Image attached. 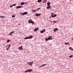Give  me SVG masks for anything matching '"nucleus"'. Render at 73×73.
I'll return each mask as SVG.
<instances>
[{"mask_svg":"<svg viewBox=\"0 0 73 73\" xmlns=\"http://www.w3.org/2000/svg\"><path fill=\"white\" fill-rule=\"evenodd\" d=\"M29 38V37H25L24 38V40H26L27 39H28Z\"/></svg>","mask_w":73,"mask_h":73,"instance_id":"nucleus-17","label":"nucleus"},{"mask_svg":"<svg viewBox=\"0 0 73 73\" xmlns=\"http://www.w3.org/2000/svg\"><path fill=\"white\" fill-rule=\"evenodd\" d=\"M51 18V17H49V19L50 18Z\"/></svg>","mask_w":73,"mask_h":73,"instance_id":"nucleus-41","label":"nucleus"},{"mask_svg":"<svg viewBox=\"0 0 73 73\" xmlns=\"http://www.w3.org/2000/svg\"><path fill=\"white\" fill-rule=\"evenodd\" d=\"M2 17L3 18H4V17H5L3 16H0V17Z\"/></svg>","mask_w":73,"mask_h":73,"instance_id":"nucleus-33","label":"nucleus"},{"mask_svg":"<svg viewBox=\"0 0 73 73\" xmlns=\"http://www.w3.org/2000/svg\"><path fill=\"white\" fill-rule=\"evenodd\" d=\"M50 2H49L47 3V5L48 6H50Z\"/></svg>","mask_w":73,"mask_h":73,"instance_id":"nucleus-13","label":"nucleus"},{"mask_svg":"<svg viewBox=\"0 0 73 73\" xmlns=\"http://www.w3.org/2000/svg\"><path fill=\"white\" fill-rule=\"evenodd\" d=\"M46 2V1H45V3Z\"/></svg>","mask_w":73,"mask_h":73,"instance_id":"nucleus-45","label":"nucleus"},{"mask_svg":"<svg viewBox=\"0 0 73 73\" xmlns=\"http://www.w3.org/2000/svg\"><path fill=\"white\" fill-rule=\"evenodd\" d=\"M53 15H54V13H51V16H53Z\"/></svg>","mask_w":73,"mask_h":73,"instance_id":"nucleus-30","label":"nucleus"},{"mask_svg":"<svg viewBox=\"0 0 73 73\" xmlns=\"http://www.w3.org/2000/svg\"><path fill=\"white\" fill-rule=\"evenodd\" d=\"M45 41H48V40H49L48 38H45Z\"/></svg>","mask_w":73,"mask_h":73,"instance_id":"nucleus-21","label":"nucleus"},{"mask_svg":"<svg viewBox=\"0 0 73 73\" xmlns=\"http://www.w3.org/2000/svg\"><path fill=\"white\" fill-rule=\"evenodd\" d=\"M41 15V13H36L35 15V16H37V17L39 16H40Z\"/></svg>","mask_w":73,"mask_h":73,"instance_id":"nucleus-2","label":"nucleus"},{"mask_svg":"<svg viewBox=\"0 0 73 73\" xmlns=\"http://www.w3.org/2000/svg\"><path fill=\"white\" fill-rule=\"evenodd\" d=\"M42 66H43V65H42L41 66H40V67H42Z\"/></svg>","mask_w":73,"mask_h":73,"instance_id":"nucleus-37","label":"nucleus"},{"mask_svg":"<svg viewBox=\"0 0 73 73\" xmlns=\"http://www.w3.org/2000/svg\"><path fill=\"white\" fill-rule=\"evenodd\" d=\"M42 65H43V66H46V64H43Z\"/></svg>","mask_w":73,"mask_h":73,"instance_id":"nucleus-34","label":"nucleus"},{"mask_svg":"<svg viewBox=\"0 0 73 73\" xmlns=\"http://www.w3.org/2000/svg\"><path fill=\"white\" fill-rule=\"evenodd\" d=\"M65 45H70V44L68 43H64Z\"/></svg>","mask_w":73,"mask_h":73,"instance_id":"nucleus-19","label":"nucleus"},{"mask_svg":"<svg viewBox=\"0 0 73 73\" xmlns=\"http://www.w3.org/2000/svg\"><path fill=\"white\" fill-rule=\"evenodd\" d=\"M13 5H10V7H13Z\"/></svg>","mask_w":73,"mask_h":73,"instance_id":"nucleus-31","label":"nucleus"},{"mask_svg":"<svg viewBox=\"0 0 73 73\" xmlns=\"http://www.w3.org/2000/svg\"><path fill=\"white\" fill-rule=\"evenodd\" d=\"M20 44H21V42H20Z\"/></svg>","mask_w":73,"mask_h":73,"instance_id":"nucleus-47","label":"nucleus"},{"mask_svg":"<svg viewBox=\"0 0 73 73\" xmlns=\"http://www.w3.org/2000/svg\"><path fill=\"white\" fill-rule=\"evenodd\" d=\"M57 16V15L56 14L54 15L53 16H52V17H56Z\"/></svg>","mask_w":73,"mask_h":73,"instance_id":"nucleus-14","label":"nucleus"},{"mask_svg":"<svg viewBox=\"0 0 73 73\" xmlns=\"http://www.w3.org/2000/svg\"><path fill=\"white\" fill-rule=\"evenodd\" d=\"M73 57V56L72 55H71L70 56H69V57L70 58H72Z\"/></svg>","mask_w":73,"mask_h":73,"instance_id":"nucleus-25","label":"nucleus"},{"mask_svg":"<svg viewBox=\"0 0 73 73\" xmlns=\"http://www.w3.org/2000/svg\"><path fill=\"white\" fill-rule=\"evenodd\" d=\"M29 65H31V66H32V64H33V63L32 62H31L30 63H29Z\"/></svg>","mask_w":73,"mask_h":73,"instance_id":"nucleus-12","label":"nucleus"},{"mask_svg":"<svg viewBox=\"0 0 73 73\" xmlns=\"http://www.w3.org/2000/svg\"><path fill=\"white\" fill-rule=\"evenodd\" d=\"M9 41H10V40H7V43L9 42Z\"/></svg>","mask_w":73,"mask_h":73,"instance_id":"nucleus-22","label":"nucleus"},{"mask_svg":"<svg viewBox=\"0 0 73 73\" xmlns=\"http://www.w3.org/2000/svg\"><path fill=\"white\" fill-rule=\"evenodd\" d=\"M53 22H54V23H56V21H53Z\"/></svg>","mask_w":73,"mask_h":73,"instance_id":"nucleus-36","label":"nucleus"},{"mask_svg":"<svg viewBox=\"0 0 73 73\" xmlns=\"http://www.w3.org/2000/svg\"><path fill=\"white\" fill-rule=\"evenodd\" d=\"M20 14H21V13H20Z\"/></svg>","mask_w":73,"mask_h":73,"instance_id":"nucleus-43","label":"nucleus"},{"mask_svg":"<svg viewBox=\"0 0 73 73\" xmlns=\"http://www.w3.org/2000/svg\"><path fill=\"white\" fill-rule=\"evenodd\" d=\"M15 17V15H12V17L13 18V17Z\"/></svg>","mask_w":73,"mask_h":73,"instance_id":"nucleus-23","label":"nucleus"},{"mask_svg":"<svg viewBox=\"0 0 73 73\" xmlns=\"http://www.w3.org/2000/svg\"><path fill=\"white\" fill-rule=\"evenodd\" d=\"M29 37V39H31V38H33V35H30V37Z\"/></svg>","mask_w":73,"mask_h":73,"instance_id":"nucleus-9","label":"nucleus"},{"mask_svg":"<svg viewBox=\"0 0 73 73\" xmlns=\"http://www.w3.org/2000/svg\"><path fill=\"white\" fill-rule=\"evenodd\" d=\"M25 73H27V72H28V71H27V70H26L25 71Z\"/></svg>","mask_w":73,"mask_h":73,"instance_id":"nucleus-32","label":"nucleus"},{"mask_svg":"<svg viewBox=\"0 0 73 73\" xmlns=\"http://www.w3.org/2000/svg\"><path fill=\"white\" fill-rule=\"evenodd\" d=\"M71 50H73V49L72 48Z\"/></svg>","mask_w":73,"mask_h":73,"instance_id":"nucleus-40","label":"nucleus"},{"mask_svg":"<svg viewBox=\"0 0 73 73\" xmlns=\"http://www.w3.org/2000/svg\"><path fill=\"white\" fill-rule=\"evenodd\" d=\"M20 4L22 5H24V4H25V3L24 2H21V3H20Z\"/></svg>","mask_w":73,"mask_h":73,"instance_id":"nucleus-15","label":"nucleus"},{"mask_svg":"<svg viewBox=\"0 0 73 73\" xmlns=\"http://www.w3.org/2000/svg\"><path fill=\"white\" fill-rule=\"evenodd\" d=\"M38 28L35 29H34L35 31L36 32V31H37V30H38Z\"/></svg>","mask_w":73,"mask_h":73,"instance_id":"nucleus-16","label":"nucleus"},{"mask_svg":"<svg viewBox=\"0 0 73 73\" xmlns=\"http://www.w3.org/2000/svg\"><path fill=\"white\" fill-rule=\"evenodd\" d=\"M45 29H44L43 30H42L40 31V33H44V32H45Z\"/></svg>","mask_w":73,"mask_h":73,"instance_id":"nucleus-4","label":"nucleus"},{"mask_svg":"<svg viewBox=\"0 0 73 73\" xmlns=\"http://www.w3.org/2000/svg\"><path fill=\"white\" fill-rule=\"evenodd\" d=\"M72 40H73V38H72Z\"/></svg>","mask_w":73,"mask_h":73,"instance_id":"nucleus-39","label":"nucleus"},{"mask_svg":"<svg viewBox=\"0 0 73 73\" xmlns=\"http://www.w3.org/2000/svg\"><path fill=\"white\" fill-rule=\"evenodd\" d=\"M41 0H38V3H40V2H41Z\"/></svg>","mask_w":73,"mask_h":73,"instance_id":"nucleus-20","label":"nucleus"},{"mask_svg":"<svg viewBox=\"0 0 73 73\" xmlns=\"http://www.w3.org/2000/svg\"><path fill=\"white\" fill-rule=\"evenodd\" d=\"M57 31H58V28H56L54 29V32H56Z\"/></svg>","mask_w":73,"mask_h":73,"instance_id":"nucleus-7","label":"nucleus"},{"mask_svg":"<svg viewBox=\"0 0 73 73\" xmlns=\"http://www.w3.org/2000/svg\"><path fill=\"white\" fill-rule=\"evenodd\" d=\"M6 48H7V46H6Z\"/></svg>","mask_w":73,"mask_h":73,"instance_id":"nucleus-46","label":"nucleus"},{"mask_svg":"<svg viewBox=\"0 0 73 73\" xmlns=\"http://www.w3.org/2000/svg\"><path fill=\"white\" fill-rule=\"evenodd\" d=\"M17 5V4H14L13 5V6H15V5Z\"/></svg>","mask_w":73,"mask_h":73,"instance_id":"nucleus-28","label":"nucleus"},{"mask_svg":"<svg viewBox=\"0 0 73 73\" xmlns=\"http://www.w3.org/2000/svg\"><path fill=\"white\" fill-rule=\"evenodd\" d=\"M15 32L14 31H12V32H11V33L9 34V35H12V34L13 33H14Z\"/></svg>","mask_w":73,"mask_h":73,"instance_id":"nucleus-8","label":"nucleus"},{"mask_svg":"<svg viewBox=\"0 0 73 73\" xmlns=\"http://www.w3.org/2000/svg\"><path fill=\"white\" fill-rule=\"evenodd\" d=\"M48 7H47L46 9H49V8H51V6H48Z\"/></svg>","mask_w":73,"mask_h":73,"instance_id":"nucleus-18","label":"nucleus"},{"mask_svg":"<svg viewBox=\"0 0 73 73\" xmlns=\"http://www.w3.org/2000/svg\"><path fill=\"white\" fill-rule=\"evenodd\" d=\"M36 10H33V12H36Z\"/></svg>","mask_w":73,"mask_h":73,"instance_id":"nucleus-27","label":"nucleus"},{"mask_svg":"<svg viewBox=\"0 0 73 73\" xmlns=\"http://www.w3.org/2000/svg\"><path fill=\"white\" fill-rule=\"evenodd\" d=\"M7 46H9V48H10V46H10V45H9H9H7Z\"/></svg>","mask_w":73,"mask_h":73,"instance_id":"nucleus-35","label":"nucleus"},{"mask_svg":"<svg viewBox=\"0 0 73 73\" xmlns=\"http://www.w3.org/2000/svg\"><path fill=\"white\" fill-rule=\"evenodd\" d=\"M23 7L22 6H18L16 7V8H17V9H19V8H21Z\"/></svg>","mask_w":73,"mask_h":73,"instance_id":"nucleus-3","label":"nucleus"},{"mask_svg":"<svg viewBox=\"0 0 73 73\" xmlns=\"http://www.w3.org/2000/svg\"><path fill=\"white\" fill-rule=\"evenodd\" d=\"M9 49V47H8L7 48L6 50H8V49Z\"/></svg>","mask_w":73,"mask_h":73,"instance_id":"nucleus-29","label":"nucleus"},{"mask_svg":"<svg viewBox=\"0 0 73 73\" xmlns=\"http://www.w3.org/2000/svg\"><path fill=\"white\" fill-rule=\"evenodd\" d=\"M41 9V8H38L36 10V11H38V10H39V9Z\"/></svg>","mask_w":73,"mask_h":73,"instance_id":"nucleus-26","label":"nucleus"},{"mask_svg":"<svg viewBox=\"0 0 73 73\" xmlns=\"http://www.w3.org/2000/svg\"><path fill=\"white\" fill-rule=\"evenodd\" d=\"M51 37H52V36H49L48 38V40H52V38H51Z\"/></svg>","mask_w":73,"mask_h":73,"instance_id":"nucleus-10","label":"nucleus"},{"mask_svg":"<svg viewBox=\"0 0 73 73\" xmlns=\"http://www.w3.org/2000/svg\"><path fill=\"white\" fill-rule=\"evenodd\" d=\"M18 25H20V24H18Z\"/></svg>","mask_w":73,"mask_h":73,"instance_id":"nucleus-42","label":"nucleus"},{"mask_svg":"<svg viewBox=\"0 0 73 73\" xmlns=\"http://www.w3.org/2000/svg\"><path fill=\"white\" fill-rule=\"evenodd\" d=\"M50 21H51V20H50Z\"/></svg>","mask_w":73,"mask_h":73,"instance_id":"nucleus-44","label":"nucleus"},{"mask_svg":"<svg viewBox=\"0 0 73 73\" xmlns=\"http://www.w3.org/2000/svg\"><path fill=\"white\" fill-rule=\"evenodd\" d=\"M28 23H32V24H34V23H35V22H33V21H32V20L30 19V20L29 21H28Z\"/></svg>","mask_w":73,"mask_h":73,"instance_id":"nucleus-1","label":"nucleus"},{"mask_svg":"<svg viewBox=\"0 0 73 73\" xmlns=\"http://www.w3.org/2000/svg\"><path fill=\"white\" fill-rule=\"evenodd\" d=\"M69 50H72V48L71 47H70L69 48Z\"/></svg>","mask_w":73,"mask_h":73,"instance_id":"nucleus-24","label":"nucleus"},{"mask_svg":"<svg viewBox=\"0 0 73 73\" xmlns=\"http://www.w3.org/2000/svg\"><path fill=\"white\" fill-rule=\"evenodd\" d=\"M47 1V0H44V1ZM44 2V1H43V3Z\"/></svg>","mask_w":73,"mask_h":73,"instance_id":"nucleus-38","label":"nucleus"},{"mask_svg":"<svg viewBox=\"0 0 73 73\" xmlns=\"http://www.w3.org/2000/svg\"><path fill=\"white\" fill-rule=\"evenodd\" d=\"M27 72H31L32 71V70H31L30 69H29V70H27Z\"/></svg>","mask_w":73,"mask_h":73,"instance_id":"nucleus-6","label":"nucleus"},{"mask_svg":"<svg viewBox=\"0 0 73 73\" xmlns=\"http://www.w3.org/2000/svg\"><path fill=\"white\" fill-rule=\"evenodd\" d=\"M18 49H19V50H20V49H21V50H23V46L20 47L19 48H18Z\"/></svg>","mask_w":73,"mask_h":73,"instance_id":"nucleus-11","label":"nucleus"},{"mask_svg":"<svg viewBox=\"0 0 73 73\" xmlns=\"http://www.w3.org/2000/svg\"><path fill=\"white\" fill-rule=\"evenodd\" d=\"M27 14H28V13L25 12L24 13H22V15H27Z\"/></svg>","mask_w":73,"mask_h":73,"instance_id":"nucleus-5","label":"nucleus"}]
</instances>
